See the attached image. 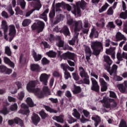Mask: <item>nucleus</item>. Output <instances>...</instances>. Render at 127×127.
Returning <instances> with one entry per match:
<instances>
[{
	"label": "nucleus",
	"mask_w": 127,
	"mask_h": 127,
	"mask_svg": "<svg viewBox=\"0 0 127 127\" xmlns=\"http://www.w3.org/2000/svg\"><path fill=\"white\" fill-rule=\"evenodd\" d=\"M37 84V81H31L29 82L26 86V89L29 93H33L38 98H43L44 95L48 96L50 95V89L48 86L45 85L43 87V92H40L39 88H35Z\"/></svg>",
	"instance_id": "f257e3e1"
},
{
	"label": "nucleus",
	"mask_w": 127,
	"mask_h": 127,
	"mask_svg": "<svg viewBox=\"0 0 127 127\" xmlns=\"http://www.w3.org/2000/svg\"><path fill=\"white\" fill-rule=\"evenodd\" d=\"M67 24L68 25H73L74 27V31L75 34L74 35V37L72 40L69 41L68 43L70 45H74L75 42L78 43L79 40H78V35H79V33L77 32V31H80L83 28V21L81 20H73V19L71 18L70 15H67Z\"/></svg>",
	"instance_id": "f03ea898"
},
{
	"label": "nucleus",
	"mask_w": 127,
	"mask_h": 127,
	"mask_svg": "<svg viewBox=\"0 0 127 127\" xmlns=\"http://www.w3.org/2000/svg\"><path fill=\"white\" fill-rule=\"evenodd\" d=\"M101 103H104V107L106 109H111V108H117L118 104L116 101L113 99H111L107 96L104 97L102 100H100Z\"/></svg>",
	"instance_id": "7ed1b4c3"
},
{
	"label": "nucleus",
	"mask_w": 127,
	"mask_h": 127,
	"mask_svg": "<svg viewBox=\"0 0 127 127\" xmlns=\"http://www.w3.org/2000/svg\"><path fill=\"white\" fill-rule=\"evenodd\" d=\"M91 48L93 50V54L96 56L99 55L102 50H103V43L101 42L96 41L91 42Z\"/></svg>",
	"instance_id": "20e7f679"
},
{
	"label": "nucleus",
	"mask_w": 127,
	"mask_h": 127,
	"mask_svg": "<svg viewBox=\"0 0 127 127\" xmlns=\"http://www.w3.org/2000/svg\"><path fill=\"white\" fill-rule=\"evenodd\" d=\"M76 8H74V11H72V13L76 15V14H78V16L80 15V12L81 11L80 10V7L82 8V9H84L86 8L87 6V3L84 0H82L81 1L76 2Z\"/></svg>",
	"instance_id": "39448f33"
},
{
	"label": "nucleus",
	"mask_w": 127,
	"mask_h": 127,
	"mask_svg": "<svg viewBox=\"0 0 127 127\" xmlns=\"http://www.w3.org/2000/svg\"><path fill=\"white\" fill-rule=\"evenodd\" d=\"M44 23L41 21H39L37 23H34L31 26L33 30H37L38 33L41 32L43 30L45 26Z\"/></svg>",
	"instance_id": "423d86ee"
},
{
	"label": "nucleus",
	"mask_w": 127,
	"mask_h": 127,
	"mask_svg": "<svg viewBox=\"0 0 127 127\" xmlns=\"http://www.w3.org/2000/svg\"><path fill=\"white\" fill-rule=\"evenodd\" d=\"M63 4L62 3H58L56 4V6L54 7V3L53 4V9L49 13V17L50 18H53L55 16V10L60 11V7L62 6Z\"/></svg>",
	"instance_id": "0eeeda50"
},
{
	"label": "nucleus",
	"mask_w": 127,
	"mask_h": 127,
	"mask_svg": "<svg viewBox=\"0 0 127 127\" xmlns=\"http://www.w3.org/2000/svg\"><path fill=\"white\" fill-rule=\"evenodd\" d=\"M16 34V30H15V27L14 25H11L9 26V33L8 35L9 36V42H11L12 39L15 36Z\"/></svg>",
	"instance_id": "6e6552de"
},
{
	"label": "nucleus",
	"mask_w": 127,
	"mask_h": 127,
	"mask_svg": "<svg viewBox=\"0 0 127 127\" xmlns=\"http://www.w3.org/2000/svg\"><path fill=\"white\" fill-rule=\"evenodd\" d=\"M20 107L21 109L18 111L19 114H22L23 115L28 116L30 113L29 109H28V106L24 103H22L20 105Z\"/></svg>",
	"instance_id": "1a4fd4ad"
},
{
	"label": "nucleus",
	"mask_w": 127,
	"mask_h": 127,
	"mask_svg": "<svg viewBox=\"0 0 127 127\" xmlns=\"http://www.w3.org/2000/svg\"><path fill=\"white\" fill-rule=\"evenodd\" d=\"M1 27L2 29H3L4 38L5 40H8V37H7V31L8 30V27L6 24V21L3 20L1 22Z\"/></svg>",
	"instance_id": "9d476101"
},
{
	"label": "nucleus",
	"mask_w": 127,
	"mask_h": 127,
	"mask_svg": "<svg viewBox=\"0 0 127 127\" xmlns=\"http://www.w3.org/2000/svg\"><path fill=\"white\" fill-rule=\"evenodd\" d=\"M50 77V74L42 73L40 76V82H42L44 85L47 86V83H48V79H49Z\"/></svg>",
	"instance_id": "9b49d317"
},
{
	"label": "nucleus",
	"mask_w": 127,
	"mask_h": 127,
	"mask_svg": "<svg viewBox=\"0 0 127 127\" xmlns=\"http://www.w3.org/2000/svg\"><path fill=\"white\" fill-rule=\"evenodd\" d=\"M38 3L35 5L34 9H32V10L27 12L26 13L25 16L26 17H28V16H30V15L33 13V11L35 10H39L41 8V3L39 2V0H37Z\"/></svg>",
	"instance_id": "f8f14e48"
},
{
	"label": "nucleus",
	"mask_w": 127,
	"mask_h": 127,
	"mask_svg": "<svg viewBox=\"0 0 127 127\" xmlns=\"http://www.w3.org/2000/svg\"><path fill=\"white\" fill-rule=\"evenodd\" d=\"M92 86L91 90L95 92H99L100 91V86L98 84V81L94 78H91Z\"/></svg>",
	"instance_id": "ddd939ff"
},
{
	"label": "nucleus",
	"mask_w": 127,
	"mask_h": 127,
	"mask_svg": "<svg viewBox=\"0 0 127 127\" xmlns=\"http://www.w3.org/2000/svg\"><path fill=\"white\" fill-rule=\"evenodd\" d=\"M117 88L121 93H127V80H125L123 84H118Z\"/></svg>",
	"instance_id": "4468645a"
},
{
	"label": "nucleus",
	"mask_w": 127,
	"mask_h": 127,
	"mask_svg": "<svg viewBox=\"0 0 127 127\" xmlns=\"http://www.w3.org/2000/svg\"><path fill=\"white\" fill-rule=\"evenodd\" d=\"M99 82L100 83L101 86V92H106V91H107L108 89V84L106 81H105V79H104V78H99Z\"/></svg>",
	"instance_id": "2eb2a0df"
},
{
	"label": "nucleus",
	"mask_w": 127,
	"mask_h": 127,
	"mask_svg": "<svg viewBox=\"0 0 127 127\" xmlns=\"http://www.w3.org/2000/svg\"><path fill=\"white\" fill-rule=\"evenodd\" d=\"M75 56V54L67 52L63 54L61 57H62V58H63V59L64 60H66V58H68V59H70V60H74Z\"/></svg>",
	"instance_id": "dca6fc26"
},
{
	"label": "nucleus",
	"mask_w": 127,
	"mask_h": 127,
	"mask_svg": "<svg viewBox=\"0 0 127 127\" xmlns=\"http://www.w3.org/2000/svg\"><path fill=\"white\" fill-rule=\"evenodd\" d=\"M60 32L61 33H63L65 36H70V31L69 30V28L66 26H64L61 30H60Z\"/></svg>",
	"instance_id": "f3484780"
},
{
	"label": "nucleus",
	"mask_w": 127,
	"mask_h": 127,
	"mask_svg": "<svg viewBox=\"0 0 127 127\" xmlns=\"http://www.w3.org/2000/svg\"><path fill=\"white\" fill-rule=\"evenodd\" d=\"M32 120L34 125L36 126L40 122V118L38 115L33 113L32 117Z\"/></svg>",
	"instance_id": "a211bd4d"
},
{
	"label": "nucleus",
	"mask_w": 127,
	"mask_h": 127,
	"mask_svg": "<svg viewBox=\"0 0 127 127\" xmlns=\"http://www.w3.org/2000/svg\"><path fill=\"white\" fill-rule=\"evenodd\" d=\"M79 74L81 78H87L89 77V75H88V73H87L85 71V69H84V68L81 66L79 67Z\"/></svg>",
	"instance_id": "6ab92c4d"
},
{
	"label": "nucleus",
	"mask_w": 127,
	"mask_h": 127,
	"mask_svg": "<svg viewBox=\"0 0 127 127\" xmlns=\"http://www.w3.org/2000/svg\"><path fill=\"white\" fill-rule=\"evenodd\" d=\"M85 52L86 53V58L87 61L90 60V57L91 56L92 52L91 49L89 47H86L85 49Z\"/></svg>",
	"instance_id": "aec40b11"
},
{
	"label": "nucleus",
	"mask_w": 127,
	"mask_h": 127,
	"mask_svg": "<svg viewBox=\"0 0 127 127\" xmlns=\"http://www.w3.org/2000/svg\"><path fill=\"white\" fill-rule=\"evenodd\" d=\"M116 39L118 41L121 40H127V38L125 37V36L120 32H118L116 34Z\"/></svg>",
	"instance_id": "412c9836"
},
{
	"label": "nucleus",
	"mask_w": 127,
	"mask_h": 127,
	"mask_svg": "<svg viewBox=\"0 0 127 127\" xmlns=\"http://www.w3.org/2000/svg\"><path fill=\"white\" fill-rule=\"evenodd\" d=\"M48 12H49V9L47 8L40 15L41 18L44 19L45 21H47V13H48Z\"/></svg>",
	"instance_id": "4be33fe9"
},
{
	"label": "nucleus",
	"mask_w": 127,
	"mask_h": 127,
	"mask_svg": "<svg viewBox=\"0 0 127 127\" xmlns=\"http://www.w3.org/2000/svg\"><path fill=\"white\" fill-rule=\"evenodd\" d=\"M92 120H93V121H94L95 122V127H98V125H99V123H100V122H101V118H100V117L98 116H94L93 117H92Z\"/></svg>",
	"instance_id": "5701e85b"
},
{
	"label": "nucleus",
	"mask_w": 127,
	"mask_h": 127,
	"mask_svg": "<svg viewBox=\"0 0 127 127\" xmlns=\"http://www.w3.org/2000/svg\"><path fill=\"white\" fill-rule=\"evenodd\" d=\"M4 62L6 64H8L9 66L11 68H14V64L10 61L9 59L7 58V57H4Z\"/></svg>",
	"instance_id": "b1692460"
},
{
	"label": "nucleus",
	"mask_w": 127,
	"mask_h": 127,
	"mask_svg": "<svg viewBox=\"0 0 127 127\" xmlns=\"http://www.w3.org/2000/svg\"><path fill=\"white\" fill-rule=\"evenodd\" d=\"M53 119L58 123H63L64 122L63 116L62 115H60L59 116H54Z\"/></svg>",
	"instance_id": "393cba45"
},
{
	"label": "nucleus",
	"mask_w": 127,
	"mask_h": 127,
	"mask_svg": "<svg viewBox=\"0 0 127 127\" xmlns=\"http://www.w3.org/2000/svg\"><path fill=\"white\" fill-rule=\"evenodd\" d=\"M26 102L30 108H32L33 107H35L36 106L35 104H33V101H32V99L30 97L27 98Z\"/></svg>",
	"instance_id": "a878e982"
},
{
	"label": "nucleus",
	"mask_w": 127,
	"mask_h": 127,
	"mask_svg": "<svg viewBox=\"0 0 127 127\" xmlns=\"http://www.w3.org/2000/svg\"><path fill=\"white\" fill-rule=\"evenodd\" d=\"M118 69V65L116 64H113L111 70H108V72L110 73V76L113 75V73H117V70Z\"/></svg>",
	"instance_id": "bb28decb"
},
{
	"label": "nucleus",
	"mask_w": 127,
	"mask_h": 127,
	"mask_svg": "<svg viewBox=\"0 0 127 127\" xmlns=\"http://www.w3.org/2000/svg\"><path fill=\"white\" fill-rule=\"evenodd\" d=\"M98 31H97L95 28H93L91 30V32L89 35L90 38H93V37H94L95 38L98 37Z\"/></svg>",
	"instance_id": "cd10ccee"
},
{
	"label": "nucleus",
	"mask_w": 127,
	"mask_h": 127,
	"mask_svg": "<svg viewBox=\"0 0 127 127\" xmlns=\"http://www.w3.org/2000/svg\"><path fill=\"white\" fill-rule=\"evenodd\" d=\"M57 45L58 47H63V46H64V41L61 40L60 36L57 37Z\"/></svg>",
	"instance_id": "c85d7f7f"
},
{
	"label": "nucleus",
	"mask_w": 127,
	"mask_h": 127,
	"mask_svg": "<svg viewBox=\"0 0 127 127\" xmlns=\"http://www.w3.org/2000/svg\"><path fill=\"white\" fill-rule=\"evenodd\" d=\"M32 55H33V57L35 61H36V62L41 60V58H42L41 55H37L36 53L34 52L32 54Z\"/></svg>",
	"instance_id": "c756f323"
},
{
	"label": "nucleus",
	"mask_w": 127,
	"mask_h": 127,
	"mask_svg": "<svg viewBox=\"0 0 127 127\" xmlns=\"http://www.w3.org/2000/svg\"><path fill=\"white\" fill-rule=\"evenodd\" d=\"M14 122L15 124H16L17 125H19L20 127H23V122L22 120H20V119L18 118H16L14 119Z\"/></svg>",
	"instance_id": "7c9ffc66"
},
{
	"label": "nucleus",
	"mask_w": 127,
	"mask_h": 127,
	"mask_svg": "<svg viewBox=\"0 0 127 127\" xmlns=\"http://www.w3.org/2000/svg\"><path fill=\"white\" fill-rule=\"evenodd\" d=\"M17 4H19L20 5L21 8L23 9H24L25 8V5L26 4V3L25 2V1L24 0H17Z\"/></svg>",
	"instance_id": "2f4dec72"
},
{
	"label": "nucleus",
	"mask_w": 127,
	"mask_h": 127,
	"mask_svg": "<svg viewBox=\"0 0 127 127\" xmlns=\"http://www.w3.org/2000/svg\"><path fill=\"white\" fill-rule=\"evenodd\" d=\"M30 23H31V19H25L23 21V22L22 23V25H23V26L25 27V26H28V25H29V24H30Z\"/></svg>",
	"instance_id": "473e14b6"
},
{
	"label": "nucleus",
	"mask_w": 127,
	"mask_h": 127,
	"mask_svg": "<svg viewBox=\"0 0 127 127\" xmlns=\"http://www.w3.org/2000/svg\"><path fill=\"white\" fill-rule=\"evenodd\" d=\"M73 111V113H72V116H73V117H74L78 120L80 119L81 115H80V113L78 112V111H77V109H74Z\"/></svg>",
	"instance_id": "72a5a7b5"
},
{
	"label": "nucleus",
	"mask_w": 127,
	"mask_h": 127,
	"mask_svg": "<svg viewBox=\"0 0 127 127\" xmlns=\"http://www.w3.org/2000/svg\"><path fill=\"white\" fill-rule=\"evenodd\" d=\"M44 108H45V110H46L47 111V112H49V113L57 114V111L50 108L49 106H45Z\"/></svg>",
	"instance_id": "f704fd0d"
},
{
	"label": "nucleus",
	"mask_w": 127,
	"mask_h": 127,
	"mask_svg": "<svg viewBox=\"0 0 127 127\" xmlns=\"http://www.w3.org/2000/svg\"><path fill=\"white\" fill-rule=\"evenodd\" d=\"M105 61L108 64V65H111L113 64V62L111 58L108 56H104Z\"/></svg>",
	"instance_id": "c9c22d12"
},
{
	"label": "nucleus",
	"mask_w": 127,
	"mask_h": 127,
	"mask_svg": "<svg viewBox=\"0 0 127 127\" xmlns=\"http://www.w3.org/2000/svg\"><path fill=\"white\" fill-rule=\"evenodd\" d=\"M73 94H78L81 92V88L79 86H74L73 88L72 89Z\"/></svg>",
	"instance_id": "e433bc0d"
},
{
	"label": "nucleus",
	"mask_w": 127,
	"mask_h": 127,
	"mask_svg": "<svg viewBox=\"0 0 127 127\" xmlns=\"http://www.w3.org/2000/svg\"><path fill=\"white\" fill-rule=\"evenodd\" d=\"M31 70L32 71H38L39 70V65L37 64H32L31 65Z\"/></svg>",
	"instance_id": "4c0bfd02"
},
{
	"label": "nucleus",
	"mask_w": 127,
	"mask_h": 127,
	"mask_svg": "<svg viewBox=\"0 0 127 127\" xmlns=\"http://www.w3.org/2000/svg\"><path fill=\"white\" fill-rule=\"evenodd\" d=\"M117 58L119 61H122L123 58H125V53H123L122 54H121L120 53L117 54Z\"/></svg>",
	"instance_id": "58836bf2"
},
{
	"label": "nucleus",
	"mask_w": 127,
	"mask_h": 127,
	"mask_svg": "<svg viewBox=\"0 0 127 127\" xmlns=\"http://www.w3.org/2000/svg\"><path fill=\"white\" fill-rule=\"evenodd\" d=\"M15 11L16 15H18V14L22 15L23 14V12L20 9L19 7H16L15 9Z\"/></svg>",
	"instance_id": "ea45409f"
},
{
	"label": "nucleus",
	"mask_w": 127,
	"mask_h": 127,
	"mask_svg": "<svg viewBox=\"0 0 127 127\" xmlns=\"http://www.w3.org/2000/svg\"><path fill=\"white\" fill-rule=\"evenodd\" d=\"M108 7H109V4H108V3H106L105 5H104L101 7V8L99 10V12L100 13H101V12H103V11H105V10H106Z\"/></svg>",
	"instance_id": "a19ab883"
},
{
	"label": "nucleus",
	"mask_w": 127,
	"mask_h": 127,
	"mask_svg": "<svg viewBox=\"0 0 127 127\" xmlns=\"http://www.w3.org/2000/svg\"><path fill=\"white\" fill-rule=\"evenodd\" d=\"M96 25L98 27H104L105 26V19H101L99 23H96Z\"/></svg>",
	"instance_id": "79ce46f5"
},
{
	"label": "nucleus",
	"mask_w": 127,
	"mask_h": 127,
	"mask_svg": "<svg viewBox=\"0 0 127 127\" xmlns=\"http://www.w3.org/2000/svg\"><path fill=\"white\" fill-rule=\"evenodd\" d=\"M17 108H18L17 104L16 103H14L11 105L10 110L11 112H15V111H17Z\"/></svg>",
	"instance_id": "37998d69"
},
{
	"label": "nucleus",
	"mask_w": 127,
	"mask_h": 127,
	"mask_svg": "<svg viewBox=\"0 0 127 127\" xmlns=\"http://www.w3.org/2000/svg\"><path fill=\"white\" fill-rule=\"evenodd\" d=\"M46 54L49 57H51L52 58H53L56 56V53L52 51H50L49 52H47Z\"/></svg>",
	"instance_id": "c03bdc74"
},
{
	"label": "nucleus",
	"mask_w": 127,
	"mask_h": 127,
	"mask_svg": "<svg viewBox=\"0 0 127 127\" xmlns=\"http://www.w3.org/2000/svg\"><path fill=\"white\" fill-rule=\"evenodd\" d=\"M5 54H7L8 56H10V55H11V51H10L9 47H5Z\"/></svg>",
	"instance_id": "a18cd8bd"
},
{
	"label": "nucleus",
	"mask_w": 127,
	"mask_h": 127,
	"mask_svg": "<svg viewBox=\"0 0 127 127\" xmlns=\"http://www.w3.org/2000/svg\"><path fill=\"white\" fill-rule=\"evenodd\" d=\"M120 18L123 19H126L127 18V10H126L125 12H122L120 15Z\"/></svg>",
	"instance_id": "49530a36"
},
{
	"label": "nucleus",
	"mask_w": 127,
	"mask_h": 127,
	"mask_svg": "<svg viewBox=\"0 0 127 127\" xmlns=\"http://www.w3.org/2000/svg\"><path fill=\"white\" fill-rule=\"evenodd\" d=\"M64 75L65 80H68L69 78H71V74H70V73L67 70L64 71Z\"/></svg>",
	"instance_id": "de8ad7c7"
},
{
	"label": "nucleus",
	"mask_w": 127,
	"mask_h": 127,
	"mask_svg": "<svg viewBox=\"0 0 127 127\" xmlns=\"http://www.w3.org/2000/svg\"><path fill=\"white\" fill-rule=\"evenodd\" d=\"M17 98L19 100H22L23 98H24V92L23 91H21V92L18 93Z\"/></svg>",
	"instance_id": "09e8293b"
},
{
	"label": "nucleus",
	"mask_w": 127,
	"mask_h": 127,
	"mask_svg": "<svg viewBox=\"0 0 127 127\" xmlns=\"http://www.w3.org/2000/svg\"><path fill=\"white\" fill-rule=\"evenodd\" d=\"M7 9L8 11L9 12L10 15H13V14H14V11L12 10V7H11V5H9L7 7Z\"/></svg>",
	"instance_id": "8fccbe9b"
},
{
	"label": "nucleus",
	"mask_w": 127,
	"mask_h": 127,
	"mask_svg": "<svg viewBox=\"0 0 127 127\" xmlns=\"http://www.w3.org/2000/svg\"><path fill=\"white\" fill-rule=\"evenodd\" d=\"M68 65L65 64H61V67L64 70V72L67 71V69H68Z\"/></svg>",
	"instance_id": "3c124183"
},
{
	"label": "nucleus",
	"mask_w": 127,
	"mask_h": 127,
	"mask_svg": "<svg viewBox=\"0 0 127 127\" xmlns=\"http://www.w3.org/2000/svg\"><path fill=\"white\" fill-rule=\"evenodd\" d=\"M108 15H113L114 14V9L110 7L107 11Z\"/></svg>",
	"instance_id": "603ef678"
},
{
	"label": "nucleus",
	"mask_w": 127,
	"mask_h": 127,
	"mask_svg": "<svg viewBox=\"0 0 127 127\" xmlns=\"http://www.w3.org/2000/svg\"><path fill=\"white\" fill-rule=\"evenodd\" d=\"M40 116H41L42 119H46L47 118V114L42 110L40 112Z\"/></svg>",
	"instance_id": "864d4df0"
},
{
	"label": "nucleus",
	"mask_w": 127,
	"mask_h": 127,
	"mask_svg": "<svg viewBox=\"0 0 127 127\" xmlns=\"http://www.w3.org/2000/svg\"><path fill=\"white\" fill-rule=\"evenodd\" d=\"M63 19V16L61 14H59V15L57 16L56 17V21L55 22L56 23H58V22H60V21Z\"/></svg>",
	"instance_id": "5fc2aeb1"
},
{
	"label": "nucleus",
	"mask_w": 127,
	"mask_h": 127,
	"mask_svg": "<svg viewBox=\"0 0 127 127\" xmlns=\"http://www.w3.org/2000/svg\"><path fill=\"white\" fill-rule=\"evenodd\" d=\"M119 127H127V122L124 120H122L119 125Z\"/></svg>",
	"instance_id": "6e6d98bb"
},
{
	"label": "nucleus",
	"mask_w": 127,
	"mask_h": 127,
	"mask_svg": "<svg viewBox=\"0 0 127 127\" xmlns=\"http://www.w3.org/2000/svg\"><path fill=\"white\" fill-rule=\"evenodd\" d=\"M72 75L74 80H75V81H78V80H79V75L76 72L72 73Z\"/></svg>",
	"instance_id": "4d7b16f0"
},
{
	"label": "nucleus",
	"mask_w": 127,
	"mask_h": 127,
	"mask_svg": "<svg viewBox=\"0 0 127 127\" xmlns=\"http://www.w3.org/2000/svg\"><path fill=\"white\" fill-rule=\"evenodd\" d=\"M10 92L11 93V94H15L17 92V89H16L15 87H10Z\"/></svg>",
	"instance_id": "13d9d810"
},
{
	"label": "nucleus",
	"mask_w": 127,
	"mask_h": 127,
	"mask_svg": "<svg viewBox=\"0 0 127 127\" xmlns=\"http://www.w3.org/2000/svg\"><path fill=\"white\" fill-rule=\"evenodd\" d=\"M42 63L43 65H46V64H48L49 63V61L47 60L46 58H44L42 60Z\"/></svg>",
	"instance_id": "bf43d9fd"
},
{
	"label": "nucleus",
	"mask_w": 127,
	"mask_h": 127,
	"mask_svg": "<svg viewBox=\"0 0 127 127\" xmlns=\"http://www.w3.org/2000/svg\"><path fill=\"white\" fill-rule=\"evenodd\" d=\"M76 120L72 118L71 116H68V124H73V123H75Z\"/></svg>",
	"instance_id": "052dcab7"
},
{
	"label": "nucleus",
	"mask_w": 127,
	"mask_h": 127,
	"mask_svg": "<svg viewBox=\"0 0 127 127\" xmlns=\"http://www.w3.org/2000/svg\"><path fill=\"white\" fill-rule=\"evenodd\" d=\"M7 68L4 65H0V72L3 73L6 71V70Z\"/></svg>",
	"instance_id": "680f3d73"
},
{
	"label": "nucleus",
	"mask_w": 127,
	"mask_h": 127,
	"mask_svg": "<svg viewBox=\"0 0 127 127\" xmlns=\"http://www.w3.org/2000/svg\"><path fill=\"white\" fill-rule=\"evenodd\" d=\"M83 81L84 84L89 85L90 84V79H89V76H87V77H84L83 79Z\"/></svg>",
	"instance_id": "e2e57ef3"
},
{
	"label": "nucleus",
	"mask_w": 127,
	"mask_h": 127,
	"mask_svg": "<svg viewBox=\"0 0 127 127\" xmlns=\"http://www.w3.org/2000/svg\"><path fill=\"white\" fill-rule=\"evenodd\" d=\"M102 76L106 81H107V82L110 81V77L106 73H103Z\"/></svg>",
	"instance_id": "0e129e2a"
},
{
	"label": "nucleus",
	"mask_w": 127,
	"mask_h": 127,
	"mask_svg": "<svg viewBox=\"0 0 127 127\" xmlns=\"http://www.w3.org/2000/svg\"><path fill=\"white\" fill-rule=\"evenodd\" d=\"M1 113L3 115H6V114H8V111H7V109H6V107H4L1 111Z\"/></svg>",
	"instance_id": "69168bd1"
},
{
	"label": "nucleus",
	"mask_w": 127,
	"mask_h": 127,
	"mask_svg": "<svg viewBox=\"0 0 127 127\" xmlns=\"http://www.w3.org/2000/svg\"><path fill=\"white\" fill-rule=\"evenodd\" d=\"M110 93V97L111 98H117V95H116V93L114 92V91H109Z\"/></svg>",
	"instance_id": "338daca9"
},
{
	"label": "nucleus",
	"mask_w": 127,
	"mask_h": 127,
	"mask_svg": "<svg viewBox=\"0 0 127 127\" xmlns=\"http://www.w3.org/2000/svg\"><path fill=\"white\" fill-rule=\"evenodd\" d=\"M8 101L10 102H16V99L11 96H8Z\"/></svg>",
	"instance_id": "774afa93"
}]
</instances>
